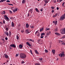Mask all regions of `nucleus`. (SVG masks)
<instances>
[{
	"label": "nucleus",
	"instance_id": "nucleus-60",
	"mask_svg": "<svg viewBox=\"0 0 65 65\" xmlns=\"http://www.w3.org/2000/svg\"><path fill=\"white\" fill-rule=\"evenodd\" d=\"M9 48L11 50V49H12V48L11 47H9Z\"/></svg>",
	"mask_w": 65,
	"mask_h": 65
},
{
	"label": "nucleus",
	"instance_id": "nucleus-62",
	"mask_svg": "<svg viewBox=\"0 0 65 65\" xmlns=\"http://www.w3.org/2000/svg\"><path fill=\"white\" fill-rule=\"evenodd\" d=\"M54 12V10H52V13H53V12Z\"/></svg>",
	"mask_w": 65,
	"mask_h": 65
},
{
	"label": "nucleus",
	"instance_id": "nucleus-27",
	"mask_svg": "<svg viewBox=\"0 0 65 65\" xmlns=\"http://www.w3.org/2000/svg\"><path fill=\"white\" fill-rule=\"evenodd\" d=\"M2 14H5V11H4L2 12Z\"/></svg>",
	"mask_w": 65,
	"mask_h": 65
},
{
	"label": "nucleus",
	"instance_id": "nucleus-26",
	"mask_svg": "<svg viewBox=\"0 0 65 65\" xmlns=\"http://www.w3.org/2000/svg\"><path fill=\"white\" fill-rule=\"evenodd\" d=\"M44 34H45L44 33H42L41 34V36H43V35H44Z\"/></svg>",
	"mask_w": 65,
	"mask_h": 65
},
{
	"label": "nucleus",
	"instance_id": "nucleus-63",
	"mask_svg": "<svg viewBox=\"0 0 65 65\" xmlns=\"http://www.w3.org/2000/svg\"><path fill=\"white\" fill-rule=\"evenodd\" d=\"M18 26H19V27H20V26H21V25H20V24H19L18 25Z\"/></svg>",
	"mask_w": 65,
	"mask_h": 65
},
{
	"label": "nucleus",
	"instance_id": "nucleus-17",
	"mask_svg": "<svg viewBox=\"0 0 65 65\" xmlns=\"http://www.w3.org/2000/svg\"><path fill=\"white\" fill-rule=\"evenodd\" d=\"M7 0H1L0 1V3H2V2H3L4 1H6Z\"/></svg>",
	"mask_w": 65,
	"mask_h": 65
},
{
	"label": "nucleus",
	"instance_id": "nucleus-13",
	"mask_svg": "<svg viewBox=\"0 0 65 65\" xmlns=\"http://www.w3.org/2000/svg\"><path fill=\"white\" fill-rule=\"evenodd\" d=\"M50 1V0H48V1H47L46 0H45L44 1L45 3H46V4H47L48 3V1Z\"/></svg>",
	"mask_w": 65,
	"mask_h": 65
},
{
	"label": "nucleus",
	"instance_id": "nucleus-61",
	"mask_svg": "<svg viewBox=\"0 0 65 65\" xmlns=\"http://www.w3.org/2000/svg\"><path fill=\"white\" fill-rule=\"evenodd\" d=\"M41 38H43V36H41Z\"/></svg>",
	"mask_w": 65,
	"mask_h": 65
},
{
	"label": "nucleus",
	"instance_id": "nucleus-47",
	"mask_svg": "<svg viewBox=\"0 0 65 65\" xmlns=\"http://www.w3.org/2000/svg\"><path fill=\"white\" fill-rule=\"evenodd\" d=\"M7 2H10V1L9 0H7L6 1Z\"/></svg>",
	"mask_w": 65,
	"mask_h": 65
},
{
	"label": "nucleus",
	"instance_id": "nucleus-45",
	"mask_svg": "<svg viewBox=\"0 0 65 65\" xmlns=\"http://www.w3.org/2000/svg\"><path fill=\"white\" fill-rule=\"evenodd\" d=\"M41 11H43V8H42L40 10Z\"/></svg>",
	"mask_w": 65,
	"mask_h": 65
},
{
	"label": "nucleus",
	"instance_id": "nucleus-37",
	"mask_svg": "<svg viewBox=\"0 0 65 65\" xmlns=\"http://www.w3.org/2000/svg\"><path fill=\"white\" fill-rule=\"evenodd\" d=\"M30 41H32V42H34V41L33 40L31 39H30Z\"/></svg>",
	"mask_w": 65,
	"mask_h": 65
},
{
	"label": "nucleus",
	"instance_id": "nucleus-40",
	"mask_svg": "<svg viewBox=\"0 0 65 65\" xmlns=\"http://www.w3.org/2000/svg\"><path fill=\"white\" fill-rule=\"evenodd\" d=\"M6 31H8V28L7 27L6 28Z\"/></svg>",
	"mask_w": 65,
	"mask_h": 65
},
{
	"label": "nucleus",
	"instance_id": "nucleus-15",
	"mask_svg": "<svg viewBox=\"0 0 65 65\" xmlns=\"http://www.w3.org/2000/svg\"><path fill=\"white\" fill-rule=\"evenodd\" d=\"M5 33L6 34L7 36H9V34H8V32H5Z\"/></svg>",
	"mask_w": 65,
	"mask_h": 65
},
{
	"label": "nucleus",
	"instance_id": "nucleus-43",
	"mask_svg": "<svg viewBox=\"0 0 65 65\" xmlns=\"http://www.w3.org/2000/svg\"><path fill=\"white\" fill-rule=\"evenodd\" d=\"M46 35H49V32H47L46 34Z\"/></svg>",
	"mask_w": 65,
	"mask_h": 65
},
{
	"label": "nucleus",
	"instance_id": "nucleus-34",
	"mask_svg": "<svg viewBox=\"0 0 65 65\" xmlns=\"http://www.w3.org/2000/svg\"><path fill=\"white\" fill-rule=\"evenodd\" d=\"M8 5H12V6H13V4H8Z\"/></svg>",
	"mask_w": 65,
	"mask_h": 65
},
{
	"label": "nucleus",
	"instance_id": "nucleus-55",
	"mask_svg": "<svg viewBox=\"0 0 65 65\" xmlns=\"http://www.w3.org/2000/svg\"><path fill=\"white\" fill-rule=\"evenodd\" d=\"M0 24L1 25H3V23H2L1 22H0Z\"/></svg>",
	"mask_w": 65,
	"mask_h": 65
},
{
	"label": "nucleus",
	"instance_id": "nucleus-5",
	"mask_svg": "<svg viewBox=\"0 0 65 65\" xmlns=\"http://www.w3.org/2000/svg\"><path fill=\"white\" fill-rule=\"evenodd\" d=\"M4 56L5 58H6V59H7L8 58V56L6 54H4Z\"/></svg>",
	"mask_w": 65,
	"mask_h": 65
},
{
	"label": "nucleus",
	"instance_id": "nucleus-6",
	"mask_svg": "<svg viewBox=\"0 0 65 65\" xmlns=\"http://www.w3.org/2000/svg\"><path fill=\"white\" fill-rule=\"evenodd\" d=\"M62 34H65V28H64L62 30Z\"/></svg>",
	"mask_w": 65,
	"mask_h": 65
},
{
	"label": "nucleus",
	"instance_id": "nucleus-23",
	"mask_svg": "<svg viewBox=\"0 0 65 65\" xmlns=\"http://www.w3.org/2000/svg\"><path fill=\"white\" fill-rule=\"evenodd\" d=\"M58 28L57 27H56L55 29V31H56V32H57V31H58Z\"/></svg>",
	"mask_w": 65,
	"mask_h": 65
},
{
	"label": "nucleus",
	"instance_id": "nucleus-18",
	"mask_svg": "<svg viewBox=\"0 0 65 65\" xmlns=\"http://www.w3.org/2000/svg\"><path fill=\"white\" fill-rule=\"evenodd\" d=\"M19 48H22L23 47V46L22 45L20 44L19 46Z\"/></svg>",
	"mask_w": 65,
	"mask_h": 65
},
{
	"label": "nucleus",
	"instance_id": "nucleus-36",
	"mask_svg": "<svg viewBox=\"0 0 65 65\" xmlns=\"http://www.w3.org/2000/svg\"><path fill=\"white\" fill-rule=\"evenodd\" d=\"M3 23L4 24H5V20H3Z\"/></svg>",
	"mask_w": 65,
	"mask_h": 65
},
{
	"label": "nucleus",
	"instance_id": "nucleus-44",
	"mask_svg": "<svg viewBox=\"0 0 65 65\" xmlns=\"http://www.w3.org/2000/svg\"><path fill=\"white\" fill-rule=\"evenodd\" d=\"M24 30H22L21 31V32L23 33H24Z\"/></svg>",
	"mask_w": 65,
	"mask_h": 65
},
{
	"label": "nucleus",
	"instance_id": "nucleus-32",
	"mask_svg": "<svg viewBox=\"0 0 65 65\" xmlns=\"http://www.w3.org/2000/svg\"><path fill=\"white\" fill-rule=\"evenodd\" d=\"M64 4H65V3L64 2L62 4V6H64Z\"/></svg>",
	"mask_w": 65,
	"mask_h": 65
},
{
	"label": "nucleus",
	"instance_id": "nucleus-42",
	"mask_svg": "<svg viewBox=\"0 0 65 65\" xmlns=\"http://www.w3.org/2000/svg\"><path fill=\"white\" fill-rule=\"evenodd\" d=\"M50 30V28H46V31H47V30Z\"/></svg>",
	"mask_w": 65,
	"mask_h": 65
},
{
	"label": "nucleus",
	"instance_id": "nucleus-58",
	"mask_svg": "<svg viewBox=\"0 0 65 65\" xmlns=\"http://www.w3.org/2000/svg\"><path fill=\"white\" fill-rule=\"evenodd\" d=\"M40 41V39H39L38 40V43Z\"/></svg>",
	"mask_w": 65,
	"mask_h": 65
},
{
	"label": "nucleus",
	"instance_id": "nucleus-4",
	"mask_svg": "<svg viewBox=\"0 0 65 65\" xmlns=\"http://www.w3.org/2000/svg\"><path fill=\"white\" fill-rule=\"evenodd\" d=\"M64 19H65V16H64V15H63L60 17L59 19V20L60 21H62V20H63Z\"/></svg>",
	"mask_w": 65,
	"mask_h": 65
},
{
	"label": "nucleus",
	"instance_id": "nucleus-21",
	"mask_svg": "<svg viewBox=\"0 0 65 65\" xmlns=\"http://www.w3.org/2000/svg\"><path fill=\"white\" fill-rule=\"evenodd\" d=\"M52 52H53V54H55V50H52Z\"/></svg>",
	"mask_w": 65,
	"mask_h": 65
},
{
	"label": "nucleus",
	"instance_id": "nucleus-20",
	"mask_svg": "<svg viewBox=\"0 0 65 65\" xmlns=\"http://www.w3.org/2000/svg\"><path fill=\"white\" fill-rule=\"evenodd\" d=\"M35 52L36 54H37V55H39V53L38 52H37V50H35Z\"/></svg>",
	"mask_w": 65,
	"mask_h": 65
},
{
	"label": "nucleus",
	"instance_id": "nucleus-16",
	"mask_svg": "<svg viewBox=\"0 0 65 65\" xmlns=\"http://www.w3.org/2000/svg\"><path fill=\"white\" fill-rule=\"evenodd\" d=\"M29 26V24H26V28H28Z\"/></svg>",
	"mask_w": 65,
	"mask_h": 65
},
{
	"label": "nucleus",
	"instance_id": "nucleus-59",
	"mask_svg": "<svg viewBox=\"0 0 65 65\" xmlns=\"http://www.w3.org/2000/svg\"><path fill=\"white\" fill-rule=\"evenodd\" d=\"M59 2H61L62 1V0H59Z\"/></svg>",
	"mask_w": 65,
	"mask_h": 65
},
{
	"label": "nucleus",
	"instance_id": "nucleus-54",
	"mask_svg": "<svg viewBox=\"0 0 65 65\" xmlns=\"http://www.w3.org/2000/svg\"><path fill=\"white\" fill-rule=\"evenodd\" d=\"M62 44H63V45H65V43H62Z\"/></svg>",
	"mask_w": 65,
	"mask_h": 65
},
{
	"label": "nucleus",
	"instance_id": "nucleus-56",
	"mask_svg": "<svg viewBox=\"0 0 65 65\" xmlns=\"http://www.w3.org/2000/svg\"><path fill=\"white\" fill-rule=\"evenodd\" d=\"M2 40H3V41H4V40H5L4 39H2Z\"/></svg>",
	"mask_w": 65,
	"mask_h": 65
},
{
	"label": "nucleus",
	"instance_id": "nucleus-2",
	"mask_svg": "<svg viewBox=\"0 0 65 65\" xmlns=\"http://www.w3.org/2000/svg\"><path fill=\"white\" fill-rule=\"evenodd\" d=\"M4 19L5 20H6L8 22L10 21V20L9 19L8 17H7V15H4Z\"/></svg>",
	"mask_w": 65,
	"mask_h": 65
},
{
	"label": "nucleus",
	"instance_id": "nucleus-12",
	"mask_svg": "<svg viewBox=\"0 0 65 65\" xmlns=\"http://www.w3.org/2000/svg\"><path fill=\"white\" fill-rule=\"evenodd\" d=\"M25 32L26 34H28V33H30L28 31V29H26L25 31Z\"/></svg>",
	"mask_w": 65,
	"mask_h": 65
},
{
	"label": "nucleus",
	"instance_id": "nucleus-7",
	"mask_svg": "<svg viewBox=\"0 0 65 65\" xmlns=\"http://www.w3.org/2000/svg\"><path fill=\"white\" fill-rule=\"evenodd\" d=\"M10 46L11 47H15V45L14 44H12L10 45Z\"/></svg>",
	"mask_w": 65,
	"mask_h": 65
},
{
	"label": "nucleus",
	"instance_id": "nucleus-1",
	"mask_svg": "<svg viewBox=\"0 0 65 65\" xmlns=\"http://www.w3.org/2000/svg\"><path fill=\"white\" fill-rule=\"evenodd\" d=\"M20 57L21 59H25L26 58V55L25 53H21L20 54Z\"/></svg>",
	"mask_w": 65,
	"mask_h": 65
},
{
	"label": "nucleus",
	"instance_id": "nucleus-24",
	"mask_svg": "<svg viewBox=\"0 0 65 65\" xmlns=\"http://www.w3.org/2000/svg\"><path fill=\"white\" fill-rule=\"evenodd\" d=\"M55 34L57 35H60V34L58 33V32H55Z\"/></svg>",
	"mask_w": 65,
	"mask_h": 65
},
{
	"label": "nucleus",
	"instance_id": "nucleus-64",
	"mask_svg": "<svg viewBox=\"0 0 65 65\" xmlns=\"http://www.w3.org/2000/svg\"><path fill=\"white\" fill-rule=\"evenodd\" d=\"M57 14H58V13H56L55 14V15H56V16H57Z\"/></svg>",
	"mask_w": 65,
	"mask_h": 65
},
{
	"label": "nucleus",
	"instance_id": "nucleus-31",
	"mask_svg": "<svg viewBox=\"0 0 65 65\" xmlns=\"http://www.w3.org/2000/svg\"><path fill=\"white\" fill-rule=\"evenodd\" d=\"M33 11V9H31L29 11L31 12V11Z\"/></svg>",
	"mask_w": 65,
	"mask_h": 65
},
{
	"label": "nucleus",
	"instance_id": "nucleus-3",
	"mask_svg": "<svg viewBox=\"0 0 65 65\" xmlns=\"http://www.w3.org/2000/svg\"><path fill=\"white\" fill-rule=\"evenodd\" d=\"M59 56L60 57H64L65 54H64V52H61V53L59 54Z\"/></svg>",
	"mask_w": 65,
	"mask_h": 65
},
{
	"label": "nucleus",
	"instance_id": "nucleus-57",
	"mask_svg": "<svg viewBox=\"0 0 65 65\" xmlns=\"http://www.w3.org/2000/svg\"><path fill=\"white\" fill-rule=\"evenodd\" d=\"M5 39H6V40H8V38H7L6 37V38H5Z\"/></svg>",
	"mask_w": 65,
	"mask_h": 65
},
{
	"label": "nucleus",
	"instance_id": "nucleus-53",
	"mask_svg": "<svg viewBox=\"0 0 65 65\" xmlns=\"http://www.w3.org/2000/svg\"><path fill=\"white\" fill-rule=\"evenodd\" d=\"M51 8H52V9H54V7H51Z\"/></svg>",
	"mask_w": 65,
	"mask_h": 65
},
{
	"label": "nucleus",
	"instance_id": "nucleus-49",
	"mask_svg": "<svg viewBox=\"0 0 65 65\" xmlns=\"http://www.w3.org/2000/svg\"><path fill=\"white\" fill-rule=\"evenodd\" d=\"M31 28H34V26H31Z\"/></svg>",
	"mask_w": 65,
	"mask_h": 65
},
{
	"label": "nucleus",
	"instance_id": "nucleus-29",
	"mask_svg": "<svg viewBox=\"0 0 65 65\" xmlns=\"http://www.w3.org/2000/svg\"><path fill=\"white\" fill-rule=\"evenodd\" d=\"M35 65H40V64L39 63H36L35 64Z\"/></svg>",
	"mask_w": 65,
	"mask_h": 65
},
{
	"label": "nucleus",
	"instance_id": "nucleus-38",
	"mask_svg": "<svg viewBox=\"0 0 65 65\" xmlns=\"http://www.w3.org/2000/svg\"><path fill=\"white\" fill-rule=\"evenodd\" d=\"M30 53H31V54H32H32H33V53H32V50H30Z\"/></svg>",
	"mask_w": 65,
	"mask_h": 65
},
{
	"label": "nucleus",
	"instance_id": "nucleus-14",
	"mask_svg": "<svg viewBox=\"0 0 65 65\" xmlns=\"http://www.w3.org/2000/svg\"><path fill=\"white\" fill-rule=\"evenodd\" d=\"M9 36L10 37V36H11V32L10 31H9Z\"/></svg>",
	"mask_w": 65,
	"mask_h": 65
},
{
	"label": "nucleus",
	"instance_id": "nucleus-22",
	"mask_svg": "<svg viewBox=\"0 0 65 65\" xmlns=\"http://www.w3.org/2000/svg\"><path fill=\"white\" fill-rule=\"evenodd\" d=\"M40 32H41V31H43V27H42L41 28L40 30Z\"/></svg>",
	"mask_w": 65,
	"mask_h": 65
},
{
	"label": "nucleus",
	"instance_id": "nucleus-11",
	"mask_svg": "<svg viewBox=\"0 0 65 65\" xmlns=\"http://www.w3.org/2000/svg\"><path fill=\"white\" fill-rule=\"evenodd\" d=\"M26 43L29 46H31V44L28 42H26Z\"/></svg>",
	"mask_w": 65,
	"mask_h": 65
},
{
	"label": "nucleus",
	"instance_id": "nucleus-50",
	"mask_svg": "<svg viewBox=\"0 0 65 65\" xmlns=\"http://www.w3.org/2000/svg\"><path fill=\"white\" fill-rule=\"evenodd\" d=\"M57 17V15H53V17L54 18L55 17Z\"/></svg>",
	"mask_w": 65,
	"mask_h": 65
},
{
	"label": "nucleus",
	"instance_id": "nucleus-51",
	"mask_svg": "<svg viewBox=\"0 0 65 65\" xmlns=\"http://www.w3.org/2000/svg\"><path fill=\"white\" fill-rule=\"evenodd\" d=\"M56 9L57 10H59V7H57Z\"/></svg>",
	"mask_w": 65,
	"mask_h": 65
},
{
	"label": "nucleus",
	"instance_id": "nucleus-30",
	"mask_svg": "<svg viewBox=\"0 0 65 65\" xmlns=\"http://www.w3.org/2000/svg\"><path fill=\"white\" fill-rule=\"evenodd\" d=\"M45 52L46 53H48V51L47 50H45Z\"/></svg>",
	"mask_w": 65,
	"mask_h": 65
},
{
	"label": "nucleus",
	"instance_id": "nucleus-41",
	"mask_svg": "<svg viewBox=\"0 0 65 65\" xmlns=\"http://www.w3.org/2000/svg\"><path fill=\"white\" fill-rule=\"evenodd\" d=\"M24 63H25V62H24V61H23L21 62V63L24 64Z\"/></svg>",
	"mask_w": 65,
	"mask_h": 65
},
{
	"label": "nucleus",
	"instance_id": "nucleus-8",
	"mask_svg": "<svg viewBox=\"0 0 65 65\" xmlns=\"http://www.w3.org/2000/svg\"><path fill=\"white\" fill-rule=\"evenodd\" d=\"M11 27H14V23H13V22H12Z\"/></svg>",
	"mask_w": 65,
	"mask_h": 65
},
{
	"label": "nucleus",
	"instance_id": "nucleus-33",
	"mask_svg": "<svg viewBox=\"0 0 65 65\" xmlns=\"http://www.w3.org/2000/svg\"><path fill=\"white\" fill-rule=\"evenodd\" d=\"M57 21H55V23H54V24H55V25H57Z\"/></svg>",
	"mask_w": 65,
	"mask_h": 65
},
{
	"label": "nucleus",
	"instance_id": "nucleus-19",
	"mask_svg": "<svg viewBox=\"0 0 65 65\" xmlns=\"http://www.w3.org/2000/svg\"><path fill=\"white\" fill-rule=\"evenodd\" d=\"M25 0H23L22 2V4H24V3H25Z\"/></svg>",
	"mask_w": 65,
	"mask_h": 65
},
{
	"label": "nucleus",
	"instance_id": "nucleus-52",
	"mask_svg": "<svg viewBox=\"0 0 65 65\" xmlns=\"http://www.w3.org/2000/svg\"><path fill=\"white\" fill-rule=\"evenodd\" d=\"M31 40V39H28V41H30Z\"/></svg>",
	"mask_w": 65,
	"mask_h": 65
},
{
	"label": "nucleus",
	"instance_id": "nucleus-28",
	"mask_svg": "<svg viewBox=\"0 0 65 65\" xmlns=\"http://www.w3.org/2000/svg\"><path fill=\"white\" fill-rule=\"evenodd\" d=\"M38 30L37 31H36V33H35V35H37V33H38Z\"/></svg>",
	"mask_w": 65,
	"mask_h": 65
},
{
	"label": "nucleus",
	"instance_id": "nucleus-10",
	"mask_svg": "<svg viewBox=\"0 0 65 65\" xmlns=\"http://www.w3.org/2000/svg\"><path fill=\"white\" fill-rule=\"evenodd\" d=\"M35 10H36V12H39V11L38 10V9L37 8H36L35 9Z\"/></svg>",
	"mask_w": 65,
	"mask_h": 65
},
{
	"label": "nucleus",
	"instance_id": "nucleus-25",
	"mask_svg": "<svg viewBox=\"0 0 65 65\" xmlns=\"http://www.w3.org/2000/svg\"><path fill=\"white\" fill-rule=\"evenodd\" d=\"M16 38L17 40H19V37L18 35H17L16 36Z\"/></svg>",
	"mask_w": 65,
	"mask_h": 65
},
{
	"label": "nucleus",
	"instance_id": "nucleus-46",
	"mask_svg": "<svg viewBox=\"0 0 65 65\" xmlns=\"http://www.w3.org/2000/svg\"><path fill=\"white\" fill-rule=\"evenodd\" d=\"M29 15H30V14H29V13H28L27 14L28 17H29Z\"/></svg>",
	"mask_w": 65,
	"mask_h": 65
},
{
	"label": "nucleus",
	"instance_id": "nucleus-48",
	"mask_svg": "<svg viewBox=\"0 0 65 65\" xmlns=\"http://www.w3.org/2000/svg\"><path fill=\"white\" fill-rule=\"evenodd\" d=\"M18 54H16V56H15V57H18Z\"/></svg>",
	"mask_w": 65,
	"mask_h": 65
},
{
	"label": "nucleus",
	"instance_id": "nucleus-39",
	"mask_svg": "<svg viewBox=\"0 0 65 65\" xmlns=\"http://www.w3.org/2000/svg\"><path fill=\"white\" fill-rule=\"evenodd\" d=\"M64 38H65V36H64L62 37V38H63V39H64Z\"/></svg>",
	"mask_w": 65,
	"mask_h": 65
},
{
	"label": "nucleus",
	"instance_id": "nucleus-35",
	"mask_svg": "<svg viewBox=\"0 0 65 65\" xmlns=\"http://www.w3.org/2000/svg\"><path fill=\"white\" fill-rule=\"evenodd\" d=\"M39 59L40 61H42V60H43L42 58H39Z\"/></svg>",
	"mask_w": 65,
	"mask_h": 65
},
{
	"label": "nucleus",
	"instance_id": "nucleus-9",
	"mask_svg": "<svg viewBox=\"0 0 65 65\" xmlns=\"http://www.w3.org/2000/svg\"><path fill=\"white\" fill-rule=\"evenodd\" d=\"M18 10V8H16L15 9H13V11L14 12H15V11H17Z\"/></svg>",
	"mask_w": 65,
	"mask_h": 65
}]
</instances>
